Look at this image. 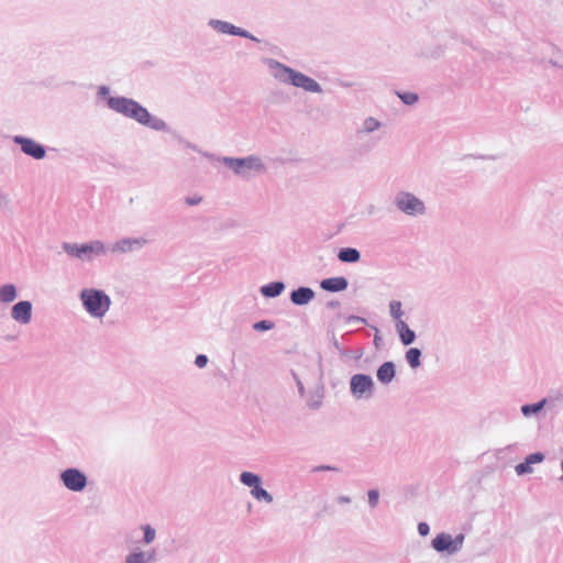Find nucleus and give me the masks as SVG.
Returning <instances> with one entry per match:
<instances>
[{
	"label": "nucleus",
	"mask_w": 563,
	"mask_h": 563,
	"mask_svg": "<svg viewBox=\"0 0 563 563\" xmlns=\"http://www.w3.org/2000/svg\"><path fill=\"white\" fill-rule=\"evenodd\" d=\"M107 106L112 111L132 119L137 123L147 126L154 131H167V123L155 115H152L146 108L134 99L126 97H109Z\"/></svg>",
	"instance_id": "nucleus-1"
},
{
	"label": "nucleus",
	"mask_w": 563,
	"mask_h": 563,
	"mask_svg": "<svg viewBox=\"0 0 563 563\" xmlns=\"http://www.w3.org/2000/svg\"><path fill=\"white\" fill-rule=\"evenodd\" d=\"M263 63L266 65L269 75L278 82L300 88L310 93H323L321 85L303 73L271 57L263 58Z\"/></svg>",
	"instance_id": "nucleus-2"
},
{
	"label": "nucleus",
	"mask_w": 563,
	"mask_h": 563,
	"mask_svg": "<svg viewBox=\"0 0 563 563\" xmlns=\"http://www.w3.org/2000/svg\"><path fill=\"white\" fill-rule=\"evenodd\" d=\"M216 161L224 164L234 175L242 179H250L253 175H262L267 170L262 157L254 154L245 157H216Z\"/></svg>",
	"instance_id": "nucleus-3"
},
{
	"label": "nucleus",
	"mask_w": 563,
	"mask_h": 563,
	"mask_svg": "<svg viewBox=\"0 0 563 563\" xmlns=\"http://www.w3.org/2000/svg\"><path fill=\"white\" fill-rule=\"evenodd\" d=\"M78 297L85 311L95 319H102L112 303L110 297L103 290L97 288H84Z\"/></svg>",
	"instance_id": "nucleus-4"
},
{
	"label": "nucleus",
	"mask_w": 563,
	"mask_h": 563,
	"mask_svg": "<svg viewBox=\"0 0 563 563\" xmlns=\"http://www.w3.org/2000/svg\"><path fill=\"white\" fill-rule=\"evenodd\" d=\"M62 249L69 257L81 262H92L97 257L104 256L108 252L101 240H92L87 243L64 242Z\"/></svg>",
	"instance_id": "nucleus-5"
},
{
	"label": "nucleus",
	"mask_w": 563,
	"mask_h": 563,
	"mask_svg": "<svg viewBox=\"0 0 563 563\" xmlns=\"http://www.w3.org/2000/svg\"><path fill=\"white\" fill-rule=\"evenodd\" d=\"M383 126V123L374 118L366 117L362 120L357 129L355 130V136L362 143V150L368 152L373 150L380 141V136L374 135Z\"/></svg>",
	"instance_id": "nucleus-6"
},
{
	"label": "nucleus",
	"mask_w": 563,
	"mask_h": 563,
	"mask_svg": "<svg viewBox=\"0 0 563 563\" xmlns=\"http://www.w3.org/2000/svg\"><path fill=\"white\" fill-rule=\"evenodd\" d=\"M396 208L408 217H420L426 214V203L415 194L399 190L394 198Z\"/></svg>",
	"instance_id": "nucleus-7"
},
{
	"label": "nucleus",
	"mask_w": 563,
	"mask_h": 563,
	"mask_svg": "<svg viewBox=\"0 0 563 563\" xmlns=\"http://www.w3.org/2000/svg\"><path fill=\"white\" fill-rule=\"evenodd\" d=\"M350 393L355 400H368L374 397L375 383L371 375L354 374L350 378Z\"/></svg>",
	"instance_id": "nucleus-8"
},
{
	"label": "nucleus",
	"mask_w": 563,
	"mask_h": 563,
	"mask_svg": "<svg viewBox=\"0 0 563 563\" xmlns=\"http://www.w3.org/2000/svg\"><path fill=\"white\" fill-rule=\"evenodd\" d=\"M59 482L69 492L81 493L88 485V477L77 467H67L59 473Z\"/></svg>",
	"instance_id": "nucleus-9"
},
{
	"label": "nucleus",
	"mask_w": 563,
	"mask_h": 563,
	"mask_svg": "<svg viewBox=\"0 0 563 563\" xmlns=\"http://www.w3.org/2000/svg\"><path fill=\"white\" fill-rule=\"evenodd\" d=\"M207 25L218 34L240 36L254 42H260V40L249 31L224 20L212 18L208 20Z\"/></svg>",
	"instance_id": "nucleus-10"
},
{
	"label": "nucleus",
	"mask_w": 563,
	"mask_h": 563,
	"mask_svg": "<svg viewBox=\"0 0 563 563\" xmlns=\"http://www.w3.org/2000/svg\"><path fill=\"white\" fill-rule=\"evenodd\" d=\"M148 244V240L143 236L137 238H122L112 243L108 251L113 255H123L137 252Z\"/></svg>",
	"instance_id": "nucleus-11"
},
{
	"label": "nucleus",
	"mask_w": 563,
	"mask_h": 563,
	"mask_svg": "<svg viewBox=\"0 0 563 563\" xmlns=\"http://www.w3.org/2000/svg\"><path fill=\"white\" fill-rule=\"evenodd\" d=\"M12 141L20 145L21 151L23 154L34 158V159H43L46 156V150L45 146L41 143H37L31 137L22 136V135H14L12 137Z\"/></svg>",
	"instance_id": "nucleus-12"
},
{
	"label": "nucleus",
	"mask_w": 563,
	"mask_h": 563,
	"mask_svg": "<svg viewBox=\"0 0 563 563\" xmlns=\"http://www.w3.org/2000/svg\"><path fill=\"white\" fill-rule=\"evenodd\" d=\"M32 302L29 300H21L14 303L11 308V318L22 324H29L32 320Z\"/></svg>",
	"instance_id": "nucleus-13"
},
{
	"label": "nucleus",
	"mask_w": 563,
	"mask_h": 563,
	"mask_svg": "<svg viewBox=\"0 0 563 563\" xmlns=\"http://www.w3.org/2000/svg\"><path fill=\"white\" fill-rule=\"evenodd\" d=\"M157 561V552L155 549L147 551L134 550L128 553L123 563H155Z\"/></svg>",
	"instance_id": "nucleus-14"
},
{
	"label": "nucleus",
	"mask_w": 563,
	"mask_h": 563,
	"mask_svg": "<svg viewBox=\"0 0 563 563\" xmlns=\"http://www.w3.org/2000/svg\"><path fill=\"white\" fill-rule=\"evenodd\" d=\"M314 297V290L306 286H300L297 289H294L289 295L290 301L296 306H306L312 301Z\"/></svg>",
	"instance_id": "nucleus-15"
},
{
	"label": "nucleus",
	"mask_w": 563,
	"mask_h": 563,
	"mask_svg": "<svg viewBox=\"0 0 563 563\" xmlns=\"http://www.w3.org/2000/svg\"><path fill=\"white\" fill-rule=\"evenodd\" d=\"M431 545L439 553H446L448 555L456 553L453 551L452 536L445 532L437 534L433 538Z\"/></svg>",
	"instance_id": "nucleus-16"
},
{
	"label": "nucleus",
	"mask_w": 563,
	"mask_h": 563,
	"mask_svg": "<svg viewBox=\"0 0 563 563\" xmlns=\"http://www.w3.org/2000/svg\"><path fill=\"white\" fill-rule=\"evenodd\" d=\"M347 286H349V282L343 276L325 278V279H322L320 283V287L323 290L330 291V292L343 291L347 288Z\"/></svg>",
	"instance_id": "nucleus-17"
},
{
	"label": "nucleus",
	"mask_w": 563,
	"mask_h": 563,
	"mask_svg": "<svg viewBox=\"0 0 563 563\" xmlns=\"http://www.w3.org/2000/svg\"><path fill=\"white\" fill-rule=\"evenodd\" d=\"M376 376L379 383L388 385L393 382L396 376V366L391 361L383 363L376 372Z\"/></svg>",
	"instance_id": "nucleus-18"
},
{
	"label": "nucleus",
	"mask_w": 563,
	"mask_h": 563,
	"mask_svg": "<svg viewBox=\"0 0 563 563\" xmlns=\"http://www.w3.org/2000/svg\"><path fill=\"white\" fill-rule=\"evenodd\" d=\"M395 328L404 345L408 346L415 342L416 333L406 322H396Z\"/></svg>",
	"instance_id": "nucleus-19"
},
{
	"label": "nucleus",
	"mask_w": 563,
	"mask_h": 563,
	"mask_svg": "<svg viewBox=\"0 0 563 563\" xmlns=\"http://www.w3.org/2000/svg\"><path fill=\"white\" fill-rule=\"evenodd\" d=\"M285 284L283 282H272L263 285L260 288L261 294L266 298H276L285 290Z\"/></svg>",
	"instance_id": "nucleus-20"
},
{
	"label": "nucleus",
	"mask_w": 563,
	"mask_h": 563,
	"mask_svg": "<svg viewBox=\"0 0 563 563\" xmlns=\"http://www.w3.org/2000/svg\"><path fill=\"white\" fill-rule=\"evenodd\" d=\"M16 297L18 290L13 284H4L0 286V303H11L16 299Z\"/></svg>",
	"instance_id": "nucleus-21"
},
{
	"label": "nucleus",
	"mask_w": 563,
	"mask_h": 563,
	"mask_svg": "<svg viewBox=\"0 0 563 563\" xmlns=\"http://www.w3.org/2000/svg\"><path fill=\"white\" fill-rule=\"evenodd\" d=\"M547 398L534 404H526L520 407V411L526 418L538 416L547 405Z\"/></svg>",
	"instance_id": "nucleus-22"
},
{
	"label": "nucleus",
	"mask_w": 563,
	"mask_h": 563,
	"mask_svg": "<svg viewBox=\"0 0 563 563\" xmlns=\"http://www.w3.org/2000/svg\"><path fill=\"white\" fill-rule=\"evenodd\" d=\"M338 258L343 263H356L361 258V253L354 247H343L339 251Z\"/></svg>",
	"instance_id": "nucleus-23"
},
{
	"label": "nucleus",
	"mask_w": 563,
	"mask_h": 563,
	"mask_svg": "<svg viewBox=\"0 0 563 563\" xmlns=\"http://www.w3.org/2000/svg\"><path fill=\"white\" fill-rule=\"evenodd\" d=\"M421 354L422 352L418 347H410L409 350L406 351L405 358L412 369H416L419 366H421Z\"/></svg>",
	"instance_id": "nucleus-24"
},
{
	"label": "nucleus",
	"mask_w": 563,
	"mask_h": 563,
	"mask_svg": "<svg viewBox=\"0 0 563 563\" xmlns=\"http://www.w3.org/2000/svg\"><path fill=\"white\" fill-rule=\"evenodd\" d=\"M240 482L250 487V488H254L256 487L257 485H261L262 484V478L260 475L255 474V473H252V472H242L240 474Z\"/></svg>",
	"instance_id": "nucleus-25"
},
{
	"label": "nucleus",
	"mask_w": 563,
	"mask_h": 563,
	"mask_svg": "<svg viewBox=\"0 0 563 563\" xmlns=\"http://www.w3.org/2000/svg\"><path fill=\"white\" fill-rule=\"evenodd\" d=\"M389 314L396 322H405L402 320V316L405 314L402 310V303L399 300H391L388 305Z\"/></svg>",
	"instance_id": "nucleus-26"
},
{
	"label": "nucleus",
	"mask_w": 563,
	"mask_h": 563,
	"mask_svg": "<svg viewBox=\"0 0 563 563\" xmlns=\"http://www.w3.org/2000/svg\"><path fill=\"white\" fill-rule=\"evenodd\" d=\"M251 495L258 501H265L267 504H272L274 498L273 496L261 485H257L253 489H251Z\"/></svg>",
	"instance_id": "nucleus-27"
},
{
	"label": "nucleus",
	"mask_w": 563,
	"mask_h": 563,
	"mask_svg": "<svg viewBox=\"0 0 563 563\" xmlns=\"http://www.w3.org/2000/svg\"><path fill=\"white\" fill-rule=\"evenodd\" d=\"M178 142H179V144H181L185 148H188V150L195 151V152H197V153L202 154L205 157H207V158H209V159L216 161V157H217V156H216L214 154L209 153V152H203V151H201V150H200L196 144L191 143L190 141L179 137V139H178Z\"/></svg>",
	"instance_id": "nucleus-28"
},
{
	"label": "nucleus",
	"mask_w": 563,
	"mask_h": 563,
	"mask_svg": "<svg viewBox=\"0 0 563 563\" xmlns=\"http://www.w3.org/2000/svg\"><path fill=\"white\" fill-rule=\"evenodd\" d=\"M396 95L407 106H413L419 100V96L416 92L396 91Z\"/></svg>",
	"instance_id": "nucleus-29"
},
{
	"label": "nucleus",
	"mask_w": 563,
	"mask_h": 563,
	"mask_svg": "<svg viewBox=\"0 0 563 563\" xmlns=\"http://www.w3.org/2000/svg\"><path fill=\"white\" fill-rule=\"evenodd\" d=\"M141 529L143 530V543L151 544L156 538V530L150 525H144Z\"/></svg>",
	"instance_id": "nucleus-30"
},
{
	"label": "nucleus",
	"mask_w": 563,
	"mask_h": 563,
	"mask_svg": "<svg viewBox=\"0 0 563 563\" xmlns=\"http://www.w3.org/2000/svg\"><path fill=\"white\" fill-rule=\"evenodd\" d=\"M275 327L274 322H272L271 320H261V321H257L253 324V329L255 331H260V332H263V331H269L272 330L273 328Z\"/></svg>",
	"instance_id": "nucleus-31"
},
{
	"label": "nucleus",
	"mask_w": 563,
	"mask_h": 563,
	"mask_svg": "<svg viewBox=\"0 0 563 563\" xmlns=\"http://www.w3.org/2000/svg\"><path fill=\"white\" fill-rule=\"evenodd\" d=\"M545 459L542 452H534L526 456L525 461L531 466L533 464H539L543 462Z\"/></svg>",
	"instance_id": "nucleus-32"
},
{
	"label": "nucleus",
	"mask_w": 563,
	"mask_h": 563,
	"mask_svg": "<svg viewBox=\"0 0 563 563\" xmlns=\"http://www.w3.org/2000/svg\"><path fill=\"white\" fill-rule=\"evenodd\" d=\"M368 506L371 508H376L379 503V492L377 489H369L367 492Z\"/></svg>",
	"instance_id": "nucleus-33"
},
{
	"label": "nucleus",
	"mask_w": 563,
	"mask_h": 563,
	"mask_svg": "<svg viewBox=\"0 0 563 563\" xmlns=\"http://www.w3.org/2000/svg\"><path fill=\"white\" fill-rule=\"evenodd\" d=\"M12 201L9 194L0 189V209L11 210Z\"/></svg>",
	"instance_id": "nucleus-34"
},
{
	"label": "nucleus",
	"mask_w": 563,
	"mask_h": 563,
	"mask_svg": "<svg viewBox=\"0 0 563 563\" xmlns=\"http://www.w3.org/2000/svg\"><path fill=\"white\" fill-rule=\"evenodd\" d=\"M515 471L517 475L522 476L526 474H531L533 468L526 461H523L522 463H519L515 466Z\"/></svg>",
	"instance_id": "nucleus-35"
},
{
	"label": "nucleus",
	"mask_w": 563,
	"mask_h": 563,
	"mask_svg": "<svg viewBox=\"0 0 563 563\" xmlns=\"http://www.w3.org/2000/svg\"><path fill=\"white\" fill-rule=\"evenodd\" d=\"M464 540L465 536L463 533H459L454 538L452 537L453 551L457 553L462 549Z\"/></svg>",
	"instance_id": "nucleus-36"
},
{
	"label": "nucleus",
	"mask_w": 563,
	"mask_h": 563,
	"mask_svg": "<svg viewBox=\"0 0 563 563\" xmlns=\"http://www.w3.org/2000/svg\"><path fill=\"white\" fill-rule=\"evenodd\" d=\"M322 396L321 395H317V397H311L310 399H308L307 401V405L310 409H319L321 404H322Z\"/></svg>",
	"instance_id": "nucleus-37"
},
{
	"label": "nucleus",
	"mask_w": 563,
	"mask_h": 563,
	"mask_svg": "<svg viewBox=\"0 0 563 563\" xmlns=\"http://www.w3.org/2000/svg\"><path fill=\"white\" fill-rule=\"evenodd\" d=\"M203 200V197L200 196V195H194V196H188L185 198V202L186 205L188 206H197L199 205L201 201Z\"/></svg>",
	"instance_id": "nucleus-38"
},
{
	"label": "nucleus",
	"mask_w": 563,
	"mask_h": 563,
	"mask_svg": "<svg viewBox=\"0 0 563 563\" xmlns=\"http://www.w3.org/2000/svg\"><path fill=\"white\" fill-rule=\"evenodd\" d=\"M208 364V357L207 355L205 354H199L196 356L195 358V365L199 368H203L206 367V365Z\"/></svg>",
	"instance_id": "nucleus-39"
},
{
	"label": "nucleus",
	"mask_w": 563,
	"mask_h": 563,
	"mask_svg": "<svg viewBox=\"0 0 563 563\" xmlns=\"http://www.w3.org/2000/svg\"><path fill=\"white\" fill-rule=\"evenodd\" d=\"M291 375H292L294 380L296 382L298 393L302 397L305 395V386L295 372H291Z\"/></svg>",
	"instance_id": "nucleus-40"
},
{
	"label": "nucleus",
	"mask_w": 563,
	"mask_h": 563,
	"mask_svg": "<svg viewBox=\"0 0 563 563\" xmlns=\"http://www.w3.org/2000/svg\"><path fill=\"white\" fill-rule=\"evenodd\" d=\"M417 529L421 537H426L430 532V527L427 522H419Z\"/></svg>",
	"instance_id": "nucleus-41"
},
{
	"label": "nucleus",
	"mask_w": 563,
	"mask_h": 563,
	"mask_svg": "<svg viewBox=\"0 0 563 563\" xmlns=\"http://www.w3.org/2000/svg\"><path fill=\"white\" fill-rule=\"evenodd\" d=\"M110 88L108 86H100L98 88V96L101 98H109L110 96Z\"/></svg>",
	"instance_id": "nucleus-42"
},
{
	"label": "nucleus",
	"mask_w": 563,
	"mask_h": 563,
	"mask_svg": "<svg viewBox=\"0 0 563 563\" xmlns=\"http://www.w3.org/2000/svg\"><path fill=\"white\" fill-rule=\"evenodd\" d=\"M314 472H325V471H338L336 467L331 465H319L313 468Z\"/></svg>",
	"instance_id": "nucleus-43"
},
{
	"label": "nucleus",
	"mask_w": 563,
	"mask_h": 563,
	"mask_svg": "<svg viewBox=\"0 0 563 563\" xmlns=\"http://www.w3.org/2000/svg\"><path fill=\"white\" fill-rule=\"evenodd\" d=\"M351 501H352V499L345 495H341V496L336 497V503L339 505H347V504H351Z\"/></svg>",
	"instance_id": "nucleus-44"
},
{
	"label": "nucleus",
	"mask_w": 563,
	"mask_h": 563,
	"mask_svg": "<svg viewBox=\"0 0 563 563\" xmlns=\"http://www.w3.org/2000/svg\"><path fill=\"white\" fill-rule=\"evenodd\" d=\"M347 322H349V323H358V322H361V323H366V320H365L364 318H362V317H357V316H350V317L347 318Z\"/></svg>",
	"instance_id": "nucleus-45"
},
{
	"label": "nucleus",
	"mask_w": 563,
	"mask_h": 563,
	"mask_svg": "<svg viewBox=\"0 0 563 563\" xmlns=\"http://www.w3.org/2000/svg\"><path fill=\"white\" fill-rule=\"evenodd\" d=\"M327 307H328V308H331V309H335V308H339V307H340V302H339V301H336V300H332V301H329V302L327 303Z\"/></svg>",
	"instance_id": "nucleus-46"
},
{
	"label": "nucleus",
	"mask_w": 563,
	"mask_h": 563,
	"mask_svg": "<svg viewBox=\"0 0 563 563\" xmlns=\"http://www.w3.org/2000/svg\"><path fill=\"white\" fill-rule=\"evenodd\" d=\"M362 355H363V350H357L354 357L360 358V357H362Z\"/></svg>",
	"instance_id": "nucleus-47"
},
{
	"label": "nucleus",
	"mask_w": 563,
	"mask_h": 563,
	"mask_svg": "<svg viewBox=\"0 0 563 563\" xmlns=\"http://www.w3.org/2000/svg\"><path fill=\"white\" fill-rule=\"evenodd\" d=\"M550 64L563 68V65L559 64L556 60L551 59Z\"/></svg>",
	"instance_id": "nucleus-48"
},
{
	"label": "nucleus",
	"mask_w": 563,
	"mask_h": 563,
	"mask_svg": "<svg viewBox=\"0 0 563 563\" xmlns=\"http://www.w3.org/2000/svg\"><path fill=\"white\" fill-rule=\"evenodd\" d=\"M561 468H562V475L560 476L559 481L563 483V460L561 461Z\"/></svg>",
	"instance_id": "nucleus-49"
},
{
	"label": "nucleus",
	"mask_w": 563,
	"mask_h": 563,
	"mask_svg": "<svg viewBox=\"0 0 563 563\" xmlns=\"http://www.w3.org/2000/svg\"><path fill=\"white\" fill-rule=\"evenodd\" d=\"M374 342H375L376 345L378 344L377 342H379V338L377 335H375Z\"/></svg>",
	"instance_id": "nucleus-50"
},
{
	"label": "nucleus",
	"mask_w": 563,
	"mask_h": 563,
	"mask_svg": "<svg viewBox=\"0 0 563 563\" xmlns=\"http://www.w3.org/2000/svg\"><path fill=\"white\" fill-rule=\"evenodd\" d=\"M373 211H374V207H371V209L368 210V213L373 214Z\"/></svg>",
	"instance_id": "nucleus-51"
},
{
	"label": "nucleus",
	"mask_w": 563,
	"mask_h": 563,
	"mask_svg": "<svg viewBox=\"0 0 563 563\" xmlns=\"http://www.w3.org/2000/svg\"><path fill=\"white\" fill-rule=\"evenodd\" d=\"M343 354L346 355V356H350L349 351H344Z\"/></svg>",
	"instance_id": "nucleus-52"
}]
</instances>
